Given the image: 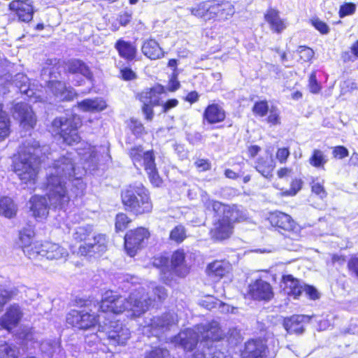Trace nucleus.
Returning <instances> with one entry per match:
<instances>
[{
	"label": "nucleus",
	"mask_w": 358,
	"mask_h": 358,
	"mask_svg": "<svg viewBox=\"0 0 358 358\" xmlns=\"http://www.w3.org/2000/svg\"><path fill=\"white\" fill-rule=\"evenodd\" d=\"M23 315V310L19 304L13 303L7 308L5 313L0 317V326L10 331L18 325Z\"/></svg>",
	"instance_id": "nucleus-17"
},
{
	"label": "nucleus",
	"mask_w": 358,
	"mask_h": 358,
	"mask_svg": "<svg viewBox=\"0 0 358 358\" xmlns=\"http://www.w3.org/2000/svg\"><path fill=\"white\" fill-rule=\"evenodd\" d=\"M115 48L119 55L124 59L131 61L135 59L137 49L131 43L120 39L116 42Z\"/></svg>",
	"instance_id": "nucleus-33"
},
{
	"label": "nucleus",
	"mask_w": 358,
	"mask_h": 358,
	"mask_svg": "<svg viewBox=\"0 0 358 358\" xmlns=\"http://www.w3.org/2000/svg\"><path fill=\"white\" fill-rule=\"evenodd\" d=\"M81 124V120L77 115L62 116L55 118L50 128L64 143L71 145L80 142V136L78 129Z\"/></svg>",
	"instance_id": "nucleus-9"
},
{
	"label": "nucleus",
	"mask_w": 358,
	"mask_h": 358,
	"mask_svg": "<svg viewBox=\"0 0 358 358\" xmlns=\"http://www.w3.org/2000/svg\"><path fill=\"white\" fill-rule=\"evenodd\" d=\"M327 161V156L323 151L318 149H314L313 150L312 155L308 160L309 164L315 168H323Z\"/></svg>",
	"instance_id": "nucleus-40"
},
{
	"label": "nucleus",
	"mask_w": 358,
	"mask_h": 358,
	"mask_svg": "<svg viewBox=\"0 0 358 358\" xmlns=\"http://www.w3.org/2000/svg\"><path fill=\"white\" fill-rule=\"evenodd\" d=\"M34 236V231L31 228L24 229L20 231V239L22 243V248L30 244H32V238Z\"/></svg>",
	"instance_id": "nucleus-47"
},
{
	"label": "nucleus",
	"mask_w": 358,
	"mask_h": 358,
	"mask_svg": "<svg viewBox=\"0 0 358 358\" xmlns=\"http://www.w3.org/2000/svg\"><path fill=\"white\" fill-rule=\"evenodd\" d=\"M196 330L199 332L201 341H220L224 336L218 322L215 321L196 325Z\"/></svg>",
	"instance_id": "nucleus-20"
},
{
	"label": "nucleus",
	"mask_w": 358,
	"mask_h": 358,
	"mask_svg": "<svg viewBox=\"0 0 358 358\" xmlns=\"http://www.w3.org/2000/svg\"><path fill=\"white\" fill-rule=\"evenodd\" d=\"M171 269L178 276H185L188 268L185 264V253L183 250L176 251L171 257Z\"/></svg>",
	"instance_id": "nucleus-34"
},
{
	"label": "nucleus",
	"mask_w": 358,
	"mask_h": 358,
	"mask_svg": "<svg viewBox=\"0 0 358 358\" xmlns=\"http://www.w3.org/2000/svg\"><path fill=\"white\" fill-rule=\"evenodd\" d=\"M194 165L199 171H208L211 168V164L209 160L205 159H197L194 162Z\"/></svg>",
	"instance_id": "nucleus-58"
},
{
	"label": "nucleus",
	"mask_w": 358,
	"mask_h": 358,
	"mask_svg": "<svg viewBox=\"0 0 358 358\" xmlns=\"http://www.w3.org/2000/svg\"><path fill=\"white\" fill-rule=\"evenodd\" d=\"M229 265L228 263L220 261H215L208 266L207 272L210 276L223 277L229 272Z\"/></svg>",
	"instance_id": "nucleus-37"
},
{
	"label": "nucleus",
	"mask_w": 358,
	"mask_h": 358,
	"mask_svg": "<svg viewBox=\"0 0 358 358\" xmlns=\"http://www.w3.org/2000/svg\"><path fill=\"white\" fill-rule=\"evenodd\" d=\"M15 85L20 90V92L31 98L34 92L30 89L29 80L27 76L22 73H18L15 76Z\"/></svg>",
	"instance_id": "nucleus-38"
},
{
	"label": "nucleus",
	"mask_w": 358,
	"mask_h": 358,
	"mask_svg": "<svg viewBox=\"0 0 358 358\" xmlns=\"http://www.w3.org/2000/svg\"><path fill=\"white\" fill-rule=\"evenodd\" d=\"M311 24L322 34H327L329 32V26L317 17L312 19Z\"/></svg>",
	"instance_id": "nucleus-50"
},
{
	"label": "nucleus",
	"mask_w": 358,
	"mask_h": 358,
	"mask_svg": "<svg viewBox=\"0 0 358 358\" xmlns=\"http://www.w3.org/2000/svg\"><path fill=\"white\" fill-rule=\"evenodd\" d=\"M69 73L74 75H82L88 80H92L93 74L85 63L80 59H71L66 63Z\"/></svg>",
	"instance_id": "nucleus-32"
},
{
	"label": "nucleus",
	"mask_w": 358,
	"mask_h": 358,
	"mask_svg": "<svg viewBox=\"0 0 358 358\" xmlns=\"http://www.w3.org/2000/svg\"><path fill=\"white\" fill-rule=\"evenodd\" d=\"M10 133L9 118L7 113L0 115V141L5 139Z\"/></svg>",
	"instance_id": "nucleus-43"
},
{
	"label": "nucleus",
	"mask_w": 358,
	"mask_h": 358,
	"mask_svg": "<svg viewBox=\"0 0 358 358\" xmlns=\"http://www.w3.org/2000/svg\"><path fill=\"white\" fill-rule=\"evenodd\" d=\"M13 115L26 129L33 128L36 119L30 106L25 103H17L13 107Z\"/></svg>",
	"instance_id": "nucleus-18"
},
{
	"label": "nucleus",
	"mask_w": 358,
	"mask_h": 358,
	"mask_svg": "<svg viewBox=\"0 0 358 358\" xmlns=\"http://www.w3.org/2000/svg\"><path fill=\"white\" fill-rule=\"evenodd\" d=\"M191 13L205 21H225L235 13L234 6L227 1L208 0L199 3L190 9Z\"/></svg>",
	"instance_id": "nucleus-5"
},
{
	"label": "nucleus",
	"mask_w": 358,
	"mask_h": 358,
	"mask_svg": "<svg viewBox=\"0 0 358 358\" xmlns=\"http://www.w3.org/2000/svg\"><path fill=\"white\" fill-rule=\"evenodd\" d=\"M78 106L84 111L99 112L106 108V103L102 99H85L78 103Z\"/></svg>",
	"instance_id": "nucleus-36"
},
{
	"label": "nucleus",
	"mask_w": 358,
	"mask_h": 358,
	"mask_svg": "<svg viewBox=\"0 0 358 358\" xmlns=\"http://www.w3.org/2000/svg\"><path fill=\"white\" fill-rule=\"evenodd\" d=\"M48 92H50L57 101H71L76 93L71 87H67L62 81L52 80L48 84Z\"/></svg>",
	"instance_id": "nucleus-21"
},
{
	"label": "nucleus",
	"mask_w": 358,
	"mask_h": 358,
	"mask_svg": "<svg viewBox=\"0 0 358 358\" xmlns=\"http://www.w3.org/2000/svg\"><path fill=\"white\" fill-rule=\"evenodd\" d=\"M129 126L132 133L138 137L147 134L143 124L137 120L131 119Z\"/></svg>",
	"instance_id": "nucleus-46"
},
{
	"label": "nucleus",
	"mask_w": 358,
	"mask_h": 358,
	"mask_svg": "<svg viewBox=\"0 0 358 358\" xmlns=\"http://www.w3.org/2000/svg\"><path fill=\"white\" fill-rule=\"evenodd\" d=\"M81 175L76 168L74 155L71 152H66L55 159L47 171V178H55L57 180L71 184L73 194L76 196H83L85 189Z\"/></svg>",
	"instance_id": "nucleus-4"
},
{
	"label": "nucleus",
	"mask_w": 358,
	"mask_h": 358,
	"mask_svg": "<svg viewBox=\"0 0 358 358\" xmlns=\"http://www.w3.org/2000/svg\"><path fill=\"white\" fill-rule=\"evenodd\" d=\"M312 192L319 196L321 199H323L327 196V192L324 188L323 185L318 182H313Z\"/></svg>",
	"instance_id": "nucleus-57"
},
{
	"label": "nucleus",
	"mask_w": 358,
	"mask_h": 358,
	"mask_svg": "<svg viewBox=\"0 0 358 358\" xmlns=\"http://www.w3.org/2000/svg\"><path fill=\"white\" fill-rule=\"evenodd\" d=\"M267 121L273 124L279 123V113L275 108L273 107L270 110V114L267 118Z\"/></svg>",
	"instance_id": "nucleus-63"
},
{
	"label": "nucleus",
	"mask_w": 358,
	"mask_h": 358,
	"mask_svg": "<svg viewBox=\"0 0 358 358\" xmlns=\"http://www.w3.org/2000/svg\"><path fill=\"white\" fill-rule=\"evenodd\" d=\"M255 168L262 176L268 178L272 176L275 162L271 157H259L256 162Z\"/></svg>",
	"instance_id": "nucleus-35"
},
{
	"label": "nucleus",
	"mask_w": 358,
	"mask_h": 358,
	"mask_svg": "<svg viewBox=\"0 0 358 358\" xmlns=\"http://www.w3.org/2000/svg\"><path fill=\"white\" fill-rule=\"evenodd\" d=\"M129 222L130 220L127 215L124 213L117 214L115 219L116 231L124 230L127 227V225Z\"/></svg>",
	"instance_id": "nucleus-48"
},
{
	"label": "nucleus",
	"mask_w": 358,
	"mask_h": 358,
	"mask_svg": "<svg viewBox=\"0 0 358 358\" xmlns=\"http://www.w3.org/2000/svg\"><path fill=\"white\" fill-rule=\"evenodd\" d=\"M92 227L90 225L78 227L74 229L73 234V239L77 242L84 241L85 243L79 247L78 253L81 255H87L90 252L102 253L106 251L107 248V241L106 236L98 234L92 236Z\"/></svg>",
	"instance_id": "nucleus-8"
},
{
	"label": "nucleus",
	"mask_w": 358,
	"mask_h": 358,
	"mask_svg": "<svg viewBox=\"0 0 358 358\" xmlns=\"http://www.w3.org/2000/svg\"><path fill=\"white\" fill-rule=\"evenodd\" d=\"M129 155L134 166L144 167L148 175L150 182L155 186H159L161 180L156 168L155 157L152 151H144L141 146L132 148L129 151Z\"/></svg>",
	"instance_id": "nucleus-10"
},
{
	"label": "nucleus",
	"mask_w": 358,
	"mask_h": 358,
	"mask_svg": "<svg viewBox=\"0 0 358 358\" xmlns=\"http://www.w3.org/2000/svg\"><path fill=\"white\" fill-rule=\"evenodd\" d=\"M18 291L16 288L0 289V312L3 306L10 299L17 295Z\"/></svg>",
	"instance_id": "nucleus-42"
},
{
	"label": "nucleus",
	"mask_w": 358,
	"mask_h": 358,
	"mask_svg": "<svg viewBox=\"0 0 358 358\" xmlns=\"http://www.w3.org/2000/svg\"><path fill=\"white\" fill-rule=\"evenodd\" d=\"M17 207L13 201L9 197L0 198V215L11 218L16 215Z\"/></svg>",
	"instance_id": "nucleus-39"
},
{
	"label": "nucleus",
	"mask_w": 358,
	"mask_h": 358,
	"mask_svg": "<svg viewBox=\"0 0 358 358\" xmlns=\"http://www.w3.org/2000/svg\"><path fill=\"white\" fill-rule=\"evenodd\" d=\"M356 10L355 4L352 3H345L342 5L339 10V17L343 18L345 16L352 15Z\"/></svg>",
	"instance_id": "nucleus-52"
},
{
	"label": "nucleus",
	"mask_w": 358,
	"mask_h": 358,
	"mask_svg": "<svg viewBox=\"0 0 358 358\" xmlns=\"http://www.w3.org/2000/svg\"><path fill=\"white\" fill-rule=\"evenodd\" d=\"M202 201L208 210L219 216L210 231V237L215 241L230 238L234 231V223L246 219L245 214L237 206L225 205L208 196H203Z\"/></svg>",
	"instance_id": "nucleus-3"
},
{
	"label": "nucleus",
	"mask_w": 358,
	"mask_h": 358,
	"mask_svg": "<svg viewBox=\"0 0 358 358\" xmlns=\"http://www.w3.org/2000/svg\"><path fill=\"white\" fill-rule=\"evenodd\" d=\"M271 224L276 227L280 228L285 231H292L294 228V221L287 214L282 212H276L270 216Z\"/></svg>",
	"instance_id": "nucleus-30"
},
{
	"label": "nucleus",
	"mask_w": 358,
	"mask_h": 358,
	"mask_svg": "<svg viewBox=\"0 0 358 358\" xmlns=\"http://www.w3.org/2000/svg\"><path fill=\"white\" fill-rule=\"evenodd\" d=\"M164 92V88L157 85L152 88L147 89L139 94V99L143 103L142 110L145 115L147 120H152L153 118L152 108L155 106L161 105V95Z\"/></svg>",
	"instance_id": "nucleus-12"
},
{
	"label": "nucleus",
	"mask_w": 358,
	"mask_h": 358,
	"mask_svg": "<svg viewBox=\"0 0 358 358\" xmlns=\"http://www.w3.org/2000/svg\"><path fill=\"white\" fill-rule=\"evenodd\" d=\"M248 294L252 299L258 301H268L273 297L271 285L262 279L251 282L248 286Z\"/></svg>",
	"instance_id": "nucleus-16"
},
{
	"label": "nucleus",
	"mask_w": 358,
	"mask_h": 358,
	"mask_svg": "<svg viewBox=\"0 0 358 358\" xmlns=\"http://www.w3.org/2000/svg\"><path fill=\"white\" fill-rule=\"evenodd\" d=\"M208 355L210 356V358H231L229 355H225L224 352L214 349L212 346L207 348Z\"/></svg>",
	"instance_id": "nucleus-59"
},
{
	"label": "nucleus",
	"mask_w": 358,
	"mask_h": 358,
	"mask_svg": "<svg viewBox=\"0 0 358 358\" xmlns=\"http://www.w3.org/2000/svg\"><path fill=\"white\" fill-rule=\"evenodd\" d=\"M303 292H305L310 299L315 300L320 298V293L313 286L305 285H303Z\"/></svg>",
	"instance_id": "nucleus-56"
},
{
	"label": "nucleus",
	"mask_w": 358,
	"mask_h": 358,
	"mask_svg": "<svg viewBox=\"0 0 358 358\" xmlns=\"http://www.w3.org/2000/svg\"><path fill=\"white\" fill-rule=\"evenodd\" d=\"M310 318L306 315H294L285 318L283 326L289 334H302L304 331V324L308 323Z\"/></svg>",
	"instance_id": "nucleus-23"
},
{
	"label": "nucleus",
	"mask_w": 358,
	"mask_h": 358,
	"mask_svg": "<svg viewBox=\"0 0 358 358\" xmlns=\"http://www.w3.org/2000/svg\"><path fill=\"white\" fill-rule=\"evenodd\" d=\"M9 8L22 22H28L33 18L34 8L31 0H13L9 3Z\"/></svg>",
	"instance_id": "nucleus-22"
},
{
	"label": "nucleus",
	"mask_w": 358,
	"mask_h": 358,
	"mask_svg": "<svg viewBox=\"0 0 358 358\" xmlns=\"http://www.w3.org/2000/svg\"><path fill=\"white\" fill-rule=\"evenodd\" d=\"M29 208L32 212L33 216L38 218H45L49 213V209L52 208L50 203L48 204L47 199L43 196L34 195L29 200Z\"/></svg>",
	"instance_id": "nucleus-25"
},
{
	"label": "nucleus",
	"mask_w": 358,
	"mask_h": 358,
	"mask_svg": "<svg viewBox=\"0 0 358 358\" xmlns=\"http://www.w3.org/2000/svg\"><path fill=\"white\" fill-rule=\"evenodd\" d=\"M42 243L38 242L34 243L23 248V252L30 259H37L42 257L41 252Z\"/></svg>",
	"instance_id": "nucleus-41"
},
{
	"label": "nucleus",
	"mask_w": 358,
	"mask_h": 358,
	"mask_svg": "<svg viewBox=\"0 0 358 358\" xmlns=\"http://www.w3.org/2000/svg\"><path fill=\"white\" fill-rule=\"evenodd\" d=\"M266 348V345L262 341H249L245 343L242 358H264Z\"/></svg>",
	"instance_id": "nucleus-27"
},
{
	"label": "nucleus",
	"mask_w": 358,
	"mask_h": 358,
	"mask_svg": "<svg viewBox=\"0 0 358 358\" xmlns=\"http://www.w3.org/2000/svg\"><path fill=\"white\" fill-rule=\"evenodd\" d=\"M264 19L273 32L280 34L287 28L286 20L280 17L279 11L276 9L268 8L264 14Z\"/></svg>",
	"instance_id": "nucleus-26"
},
{
	"label": "nucleus",
	"mask_w": 358,
	"mask_h": 358,
	"mask_svg": "<svg viewBox=\"0 0 358 358\" xmlns=\"http://www.w3.org/2000/svg\"><path fill=\"white\" fill-rule=\"evenodd\" d=\"M283 290L289 296L296 299L303 293L304 283L294 278L292 275L282 277Z\"/></svg>",
	"instance_id": "nucleus-28"
},
{
	"label": "nucleus",
	"mask_w": 358,
	"mask_h": 358,
	"mask_svg": "<svg viewBox=\"0 0 358 358\" xmlns=\"http://www.w3.org/2000/svg\"><path fill=\"white\" fill-rule=\"evenodd\" d=\"M18 351L15 346L6 343L0 345V358H17Z\"/></svg>",
	"instance_id": "nucleus-44"
},
{
	"label": "nucleus",
	"mask_w": 358,
	"mask_h": 358,
	"mask_svg": "<svg viewBox=\"0 0 358 358\" xmlns=\"http://www.w3.org/2000/svg\"><path fill=\"white\" fill-rule=\"evenodd\" d=\"M348 268L358 278V257H353L348 262Z\"/></svg>",
	"instance_id": "nucleus-64"
},
{
	"label": "nucleus",
	"mask_w": 358,
	"mask_h": 358,
	"mask_svg": "<svg viewBox=\"0 0 358 358\" xmlns=\"http://www.w3.org/2000/svg\"><path fill=\"white\" fill-rule=\"evenodd\" d=\"M48 150V147H41L33 138H29L22 143L13 162V171L22 183L30 187L35 184L41 158L43 152Z\"/></svg>",
	"instance_id": "nucleus-1"
},
{
	"label": "nucleus",
	"mask_w": 358,
	"mask_h": 358,
	"mask_svg": "<svg viewBox=\"0 0 358 358\" xmlns=\"http://www.w3.org/2000/svg\"><path fill=\"white\" fill-rule=\"evenodd\" d=\"M57 345L55 342L51 343L49 341H43L41 343V351L45 353L52 354L54 352V348Z\"/></svg>",
	"instance_id": "nucleus-61"
},
{
	"label": "nucleus",
	"mask_w": 358,
	"mask_h": 358,
	"mask_svg": "<svg viewBox=\"0 0 358 358\" xmlns=\"http://www.w3.org/2000/svg\"><path fill=\"white\" fill-rule=\"evenodd\" d=\"M289 155V151L288 148H279L276 152V158L281 164H283L287 161Z\"/></svg>",
	"instance_id": "nucleus-60"
},
{
	"label": "nucleus",
	"mask_w": 358,
	"mask_h": 358,
	"mask_svg": "<svg viewBox=\"0 0 358 358\" xmlns=\"http://www.w3.org/2000/svg\"><path fill=\"white\" fill-rule=\"evenodd\" d=\"M297 51L299 54L301 59L304 62L310 61L314 55L313 50L306 46H300Z\"/></svg>",
	"instance_id": "nucleus-53"
},
{
	"label": "nucleus",
	"mask_w": 358,
	"mask_h": 358,
	"mask_svg": "<svg viewBox=\"0 0 358 358\" xmlns=\"http://www.w3.org/2000/svg\"><path fill=\"white\" fill-rule=\"evenodd\" d=\"M106 335L110 344L124 345L130 337V331L119 321L110 322Z\"/></svg>",
	"instance_id": "nucleus-15"
},
{
	"label": "nucleus",
	"mask_w": 358,
	"mask_h": 358,
	"mask_svg": "<svg viewBox=\"0 0 358 358\" xmlns=\"http://www.w3.org/2000/svg\"><path fill=\"white\" fill-rule=\"evenodd\" d=\"M186 238V231L182 225L175 227L170 233V238L177 243H181Z\"/></svg>",
	"instance_id": "nucleus-45"
},
{
	"label": "nucleus",
	"mask_w": 358,
	"mask_h": 358,
	"mask_svg": "<svg viewBox=\"0 0 358 358\" xmlns=\"http://www.w3.org/2000/svg\"><path fill=\"white\" fill-rule=\"evenodd\" d=\"M200 340L196 326L180 331L173 339V343L186 350H192Z\"/></svg>",
	"instance_id": "nucleus-19"
},
{
	"label": "nucleus",
	"mask_w": 358,
	"mask_h": 358,
	"mask_svg": "<svg viewBox=\"0 0 358 358\" xmlns=\"http://www.w3.org/2000/svg\"><path fill=\"white\" fill-rule=\"evenodd\" d=\"M178 322V315L175 313L168 312L150 318L145 328L150 330L152 335L158 336L176 327Z\"/></svg>",
	"instance_id": "nucleus-11"
},
{
	"label": "nucleus",
	"mask_w": 358,
	"mask_h": 358,
	"mask_svg": "<svg viewBox=\"0 0 358 358\" xmlns=\"http://www.w3.org/2000/svg\"><path fill=\"white\" fill-rule=\"evenodd\" d=\"M178 74L179 72L177 71H175V72H173L171 74L170 80L168 84V90L171 92L177 90L180 86V82L178 80Z\"/></svg>",
	"instance_id": "nucleus-55"
},
{
	"label": "nucleus",
	"mask_w": 358,
	"mask_h": 358,
	"mask_svg": "<svg viewBox=\"0 0 358 358\" xmlns=\"http://www.w3.org/2000/svg\"><path fill=\"white\" fill-rule=\"evenodd\" d=\"M333 155L334 157L343 159L348 155V150L343 146H337L333 150Z\"/></svg>",
	"instance_id": "nucleus-62"
},
{
	"label": "nucleus",
	"mask_w": 358,
	"mask_h": 358,
	"mask_svg": "<svg viewBox=\"0 0 358 358\" xmlns=\"http://www.w3.org/2000/svg\"><path fill=\"white\" fill-rule=\"evenodd\" d=\"M122 200L127 209L135 215L150 213L152 209L148 191L142 185H130L122 193Z\"/></svg>",
	"instance_id": "nucleus-6"
},
{
	"label": "nucleus",
	"mask_w": 358,
	"mask_h": 358,
	"mask_svg": "<svg viewBox=\"0 0 358 358\" xmlns=\"http://www.w3.org/2000/svg\"><path fill=\"white\" fill-rule=\"evenodd\" d=\"M101 317V315L97 317L85 310H71L66 316V322L78 329H87L94 327Z\"/></svg>",
	"instance_id": "nucleus-14"
},
{
	"label": "nucleus",
	"mask_w": 358,
	"mask_h": 358,
	"mask_svg": "<svg viewBox=\"0 0 358 358\" xmlns=\"http://www.w3.org/2000/svg\"><path fill=\"white\" fill-rule=\"evenodd\" d=\"M203 120L209 124H216L222 122L226 117L223 108L217 103L209 105L204 110Z\"/></svg>",
	"instance_id": "nucleus-29"
},
{
	"label": "nucleus",
	"mask_w": 358,
	"mask_h": 358,
	"mask_svg": "<svg viewBox=\"0 0 358 358\" xmlns=\"http://www.w3.org/2000/svg\"><path fill=\"white\" fill-rule=\"evenodd\" d=\"M268 103L266 101H264L257 102L252 108L253 113L255 115H259L260 117L265 116L266 115V113H268Z\"/></svg>",
	"instance_id": "nucleus-49"
},
{
	"label": "nucleus",
	"mask_w": 358,
	"mask_h": 358,
	"mask_svg": "<svg viewBox=\"0 0 358 358\" xmlns=\"http://www.w3.org/2000/svg\"><path fill=\"white\" fill-rule=\"evenodd\" d=\"M145 358H169V352L166 349L155 348L148 353Z\"/></svg>",
	"instance_id": "nucleus-51"
},
{
	"label": "nucleus",
	"mask_w": 358,
	"mask_h": 358,
	"mask_svg": "<svg viewBox=\"0 0 358 358\" xmlns=\"http://www.w3.org/2000/svg\"><path fill=\"white\" fill-rule=\"evenodd\" d=\"M41 252L42 257H45L48 259L51 260H66L69 255V252L66 249L52 242H45L42 243Z\"/></svg>",
	"instance_id": "nucleus-24"
},
{
	"label": "nucleus",
	"mask_w": 358,
	"mask_h": 358,
	"mask_svg": "<svg viewBox=\"0 0 358 358\" xmlns=\"http://www.w3.org/2000/svg\"><path fill=\"white\" fill-rule=\"evenodd\" d=\"M46 192L50 206L64 211L71 199L79 196L73 194L71 184L57 180L55 178H47Z\"/></svg>",
	"instance_id": "nucleus-7"
},
{
	"label": "nucleus",
	"mask_w": 358,
	"mask_h": 358,
	"mask_svg": "<svg viewBox=\"0 0 358 358\" xmlns=\"http://www.w3.org/2000/svg\"><path fill=\"white\" fill-rule=\"evenodd\" d=\"M141 51L143 54L150 59H158L164 57V51L159 43L152 38L143 41Z\"/></svg>",
	"instance_id": "nucleus-31"
},
{
	"label": "nucleus",
	"mask_w": 358,
	"mask_h": 358,
	"mask_svg": "<svg viewBox=\"0 0 358 358\" xmlns=\"http://www.w3.org/2000/svg\"><path fill=\"white\" fill-rule=\"evenodd\" d=\"M152 301L143 287L132 292L128 299L108 290L103 294L99 307L103 313L117 315L127 310L133 317H139L149 309Z\"/></svg>",
	"instance_id": "nucleus-2"
},
{
	"label": "nucleus",
	"mask_w": 358,
	"mask_h": 358,
	"mask_svg": "<svg viewBox=\"0 0 358 358\" xmlns=\"http://www.w3.org/2000/svg\"><path fill=\"white\" fill-rule=\"evenodd\" d=\"M308 87L310 92L317 94L320 91L321 87L316 78V73L313 72L309 77Z\"/></svg>",
	"instance_id": "nucleus-54"
},
{
	"label": "nucleus",
	"mask_w": 358,
	"mask_h": 358,
	"mask_svg": "<svg viewBox=\"0 0 358 358\" xmlns=\"http://www.w3.org/2000/svg\"><path fill=\"white\" fill-rule=\"evenodd\" d=\"M149 236L148 230L143 227L128 231L124 237V247L127 254L134 257L137 250L145 245Z\"/></svg>",
	"instance_id": "nucleus-13"
}]
</instances>
